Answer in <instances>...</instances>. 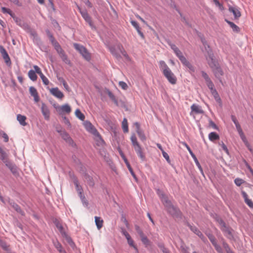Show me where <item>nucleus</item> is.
<instances>
[{"label":"nucleus","mask_w":253,"mask_h":253,"mask_svg":"<svg viewBox=\"0 0 253 253\" xmlns=\"http://www.w3.org/2000/svg\"><path fill=\"white\" fill-rule=\"evenodd\" d=\"M161 198L167 212L169 215L174 218L180 219L182 218L183 214L179 208L177 206H174L167 196L162 194Z\"/></svg>","instance_id":"obj_1"},{"label":"nucleus","mask_w":253,"mask_h":253,"mask_svg":"<svg viewBox=\"0 0 253 253\" xmlns=\"http://www.w3.org/2000/svg\"><path fill=\"white\" fill-rule=\"evenodd\" d=\"M0 159L5 164V166L10 169L14 175L17 176L18 174L17 166L9 160L8 154L3 149L0 145Z\"/></svg>","instance_id":"obj_2"},{"label":"nucleus","mask_w":253,"mask_h":253,"mask_svg":"<svg viewBox=\"0 0 253 253\" xmlns=\"http://www.w3.org/2000/svg\"><path fill=\"white\" fill-rule=\"evenodd\" d=\"M73 46L74 47L80 52L84 59L87 61L91 60V55L84 46L77 43H74Z\"/></svg>","instance_id":"obj_3"},{"label":"nucleus","mask_w":253,"mask_h":253,"mask_svg":"<svg viewBox=\"0 0 253 253\" xmlns=\"http://www.w3.org/2000/svg\"><path fill=\"white\" fill-rule=\"evenodd\" d=\"M84 126L87 130L90 132L91 133H92V134H93L94 135L98 137L101 143H105V142L104 140L102 139L101 135L99 133V132L97 131L96 128L94 127V126L91 124V123L90 122L87 121L84 122Z\"/></svg>","instance_id":"obj_4"},{"label":"nucleus","mask_w":253,"mask_h":253,"mask_svg":"<svg viewBox=\"0 0 253 253\" xmlns=\"http://www.w3.org/2000/svg\"><path fill=\"white\" fill-rule=\"evenodd\" d=\"M53 106L60 115L64 113L69 114L71 112V107L68 104L63 105L61 106H58L56 103H54L53 104Z\"/></svg>","instance_id":"obj_5"},{"label":"nucleus","mask_w":253,"mask_h":253,"mask_svg":"<svg viewBox=\"0 0 253 253\" xmlns=\"http://www.w3.org/2000/svg\"><path fill=\"white\" fill-rule=\"evenodd\" d=\"M186 225L190 229L199 236L200 239L205 243L208 242L207 239L204 236L202 233L194 225H192L189 222L186 223Z\"/></svg>","instance_id":"obj_6"},{"label":"nucleus","mask_w":253,"mask_h":253,"mask_svg":"<svg viewBox=\"0 0 253 253\" xmlns=\"http://www.w3.org/2000/svg\"><path fill=\"white\" fill-rule=\"evenodd\" d=\"M13 19L18 25L26 30L27 32L29 33L32 30L30 26L26 22L16 17L15 15L13 17Z\"/></svg>","instance_id":"obj_7"},{"label":"nucleus","mask_w":253,"mask_h":253,"mask_svg":"<svg viewBox=\"0 0 253 253\" xmlns=\"http://www.w3.org/2000/svg\"><path fill=\"white\" fill-rule=\"evenodd\" d=\"M183 144L186 147L187 149L189 151V153L190 154L191 157H192V159H194V162H195L196 166L198 167V169L200 170L201 173L204 175V172L203 170V169L199 162L197 157H196L195 155L193 153L192 151L191 150L190 147L187 145V144L186 142H183Z\"/></svg>","instance_id":"obj_8"},{"label":"nucleus","mask_w":253,"mask_h":253,"mask_svg":"<svg viewBox=\"0 0 253 253\" xmlns=\"http://www.w3.org/2000/svg\"><path fill=\"white\" fill-rule=\"evenodd\" d=\"M163 74L170 84H175L176 83L177 79L170 70H167Z\"/></svg>","instance_id":"obj_9"},{"label":"nucleus","mask_w":253,"mask_h":253,"mask_svg":"<svg viewBox=\"0 0 253 253\" xmlns=\"http://www.w3.org/2000/svg\"><path fill=\"white\" fill-rule=\"evenodd\" d=\"M80 13L83 17V18L84 19V20L88 23L89 26L92 28H95V26L93 25V23L92 21L91 17L90 16V15L88 14L87 11L86 10H82L81 9H80Z\"/></svg>","instance_id":"obj_10"},{"label":"nucleus","mask_w":253,"mask_h":253,"mask_svg":"<svg viewBox=\"0 0 253 253\" xmlns=\"http://www.w3.org/2000/svg\"><path fill=\"white\" fill-rule=\"evenodd\" d=\"M212 71L215 78H217L221 84H222L221 77L223 76L224 72L219 65L213 68Z\"/></svg>","instance_id":"obj_11"},{"label":"nucleus","mask_w":253,"mask_h":253,"mask_svg":"<svg viewBox=\"0 0 253 253\" xmlns=\"http://www.w3.org/2000/svg\"><path fill=\"white\" fill-rule=\"evenodd\" d=\"M119 154L122 159H123L124 161L125 162L126 165L127 166V168H128L129 172H130L132 176L135 179H136V176L132 168H131L129 163L128 162L127 159H126V157L125 156V154L123 153L122 151L121 150H119Z\"/></svg>","instance_id":"obj_12"},{"label":"nucleus","mask_w":253,"mask_h":253,"mask_svg":"<svg viewBox=\"0 0 253 253\" xmlns=\"http://www.w3.org/2000/svg\"><path fill=\"white\" fill-rule=\"evenodd\" d=\"M221 230L224 233L225 236L230 240H232L234 238L233 235L232 233L233 230L230 227L227 226L226 223L225 225L221 227Z\"/></svg>","instance_id":"obj_13"},{"label":"nucleus","mask_w":253,"mask_h":253,"mask_svg":"<svg viewBox=\"0 0 253 253\" xmlns=\"http://www.w3.org/2000/svg\"><path fill=\"white\" fill-rule=\"evenodd\" d=\"M0 52L6 65L9 66L11 63L10 57L7 51L2 45H0Z\"/></svg>","instance_id":"obj_14"},{"label":"nucleus","mask_w":253,"mask_h":253,"mask_svg":"<svg viewBox=\"0 0 253 253\" xmlns=\"http://www.w3.org/2000/svg\"><path fill=\"white\" fill-rule=\"evenodd\" d=\"M208 55L209 58L208 59V64L211 69L219 65L218 62L215 61L214 55L211 52H208Z\"/></svg>","instance_id":"obj_15"},{"label":"nucleus","mask_w":253,"mask_h":253,"mask_svg":"<svg viewBox=\"0 0 253 253\" xmlns=\"http://www.w3.org/2000/svg\"><path fill=\"white\" fill-rule=\"evenodd\" d=\"M41 111L44 119L46 120H49L50 118V111L47 106L44 103H42V104Z\"/></svg>","instance_id":"obj_16"},{"label":"nucleus","mask_w":253,"mask_h":253,"mask_svg":"<svg viewBox=\"0 0 253 253\" xmlns=\"http://www.w3.org/2000/svg\"><path fill=\"white\" fill-rule=\"evenodd\" d=\"M50 92L55 97L59 99H62L64 95L58 87L51 88Z\"/></svg>","instance_id":"obj_17"},{"label":"nucleus","mask_w":253,"mask_h":253,"mask_svg":"<svg viewBox=\"0 0 253 253\" xmlns=\"http://www.w3.org/2000/svg\"><path fill=\"white\" fill-rule=\"evenodd\" d=\"M29 33L30 34L31 36L33 37V41L35 43L39 46L42 45V41L35 31L32 29Z\"/></svg>","instance_id":"obj_18"},{"label":"nucleus","mask_w":253,"mask_h":253,"mask_svg":"<svg viewBox=\"0 0 253 253\" xmlns=\"http://www.w3.org/2000/svg\"><path fill=\"white\" fill-rule=\"evenodd\" d=\"M134 149L137 156L141 159L142 161H144L146 159V157L143 152L142 148H141V146L139 145L134 147Z\"/></svg>","instance_id":"obj_19"},{"label":"nucleus","mask_w":253,"mask_h":253,"mask_svg":"<svg viewBox=\"0 0 253 253\" xmlns=\"http://www.w3.org/2000/svg\"><path fill=\"white\" fill-rule=\"evenodd\" d=\"M29 92L31 95L34 97V100L36 102H38L40 101V97L38 95V93L37 89L34 87H30Z\"/></svg>","instance_id":"obj_20"},{"label":"nucleus","mask_w":253,"mask_h":253,"mask_svg":"<svg viewBox=\"0 0 253 253\" xmlns=\"http://www.w3.org/2000/svg\"><path fill=\"white\" fill-rule=\"evenodd\" d=\"M10 205L19 213H20L22 215H24L25 214V212L23 211L19 206L15 203L13 201H9V202Z\"/></svg>","instance_id":"obj_21"},{"label":"nucleus","mask_w":253,"mask_h":253,"mask_svg":"<svg viewBox=\"0 0 253 253\" xmlns=\"http://www.w3.org/2000/svg\"><path fill=\"white\" fill-rule=\"evenodd\" d=\"M53 223L55 225L59 231L61 235L63 234V233H65L66 232L64 231L63 226L62 225L60 221L57 218H55L53 221Z\"/></svg>","instance_id":"obj_22"},{"label":"nucleus","mask_w":253,"mask_h":253,"mask_svg":"<svg viewBox=\"0 0 253 253\" xmlns=\"http://www.w3.org/2000/svg\"><path fill=\"white\" fill-rule=\"evenodd\" d=\"M229 11L233 14L234 18L236 19H238L241 16L240 11L235 7L229 6Z\"/></svg>","instance_id":"obj_23"},{"label":"nucleus","mask_w":253,"mask_h":253,"mask_svg":"<svg viewBox=\"0 0 253 253\" xmlns=\"http://www.w3.org/2000/svg\"><path fill=\"white\" fill-rule=\"evenodd\" d=\"M84 178L87 184L90 187H93L94 185V182L93 178L90 176L88 173H85L84 175Z\"/></svg>","instance_id":"obj_24"},{"label":"nucleus","mask_w":253,"mask_h":253,"mask_svg":"<svg viewBox=\"0 0 253 253\" xmlns=\"http://www.w3.org/2000/svg\"><path fill=\"white\" fill-rule=\"evenodd\" d=\"M62 236L63 238H64L65 239L67 242L69 244L70 247L74 249L76 245H75L74 242H73V241L72 240V238L69 236H68V234L66 232L63 233V234L62 235Z\"/></svg>","instance_id":"obj_25"},{"label":"nucleus","mask_w":253,"mask_h":253,"mask_svg":"<svg viewBox=\"0 0 253 253\" xmlns=\"http://www.w3.org/2000/svg\"><path fill=\"white\" fill-rule=\"evenodd\" d=\"M192 111L195 112L196 114H204V111L202 109L201 107L196 104H193L191 106Z\"/></svg>","instance_id":"obj_26"},{"label":"nucleus","mask_w":253,"mask_h":253,"mask_svg":"<svg viewBox=\"0 0 253 253\" xmlns=\"http://www.w3.org/2000/svg\"><path fill=\"white\" fill-rule=\"evenodd\" d=\"M73 183L76 186V190L78 191L79 195L82 194L83 193V189L79 185L78 178L76 176H74Z\"/></svg>","instance_id":"obj_27"},{"label":"nucleus","mask_w":253,"mask_h":253,"mask_svg":"<svg viewBox=\"0 0 253 253\" xmlns=\"http://www.w3.org/2000/svg\"><path fill=\"white\" fill-rule=\"evenodd\" d=\"M131 23L132 25L136 29V30H137V32L138 33V34L140 36V37L142 39H144V34L141 31V29L139 27V25L137 23V22L135 21L132 20L131 21Z\"/></svg>","instance_id":"obj_28"},{"label":"nucleus","mask_w":253,"mask_h":253,"mask_svg":"<svg viewBox=\"0 0 253 253\" xmlns=\"http://www.w3.org/2000/svg\"><path fill=\"white\" fill-rule=\"evenodd\" d=\"M17 120L19 122L20 124L23 126H25L27 125V123L26 122V117L21 114H18L17 116Z\"/></svg>","instance_id":"obj_29"},{"label":"nucleus","mask_w":253,"mask_h":253,"mask_svg":"<svg viewBox=\"0 0 253 253\" xmlns=\"http://www.w3.org/2000/svg\"><path fill=\"white\" fill-rule=\"evenodd\" d=\"M106 92L108 94L109 98L114 102L115 104L118 106L119 103L118 102L117 99L116 98L115 95L113 94V93L108 89H106Z\"/></svg>","instance_id":"obj_30"},{"label":"nucleus","mask_w":253,"mask_h":253,"mask_svg":"<svg viewBox=\"0 0 253 253\" xmlns=\"http://www.w3.org/2000/svg\"><path fill=\"white\" fill-rule=\"evenodd\" d=\"M95 222L98 229H100L103 226V220L100 217L95 216Z\"/></svg>","instance_id":"obj_31"},{"label":"nucleus","mask_w":253,"mask_h":253,"mask_svg":"<svg viewBox=\"0 0 253 253\" xmlns=\"http://www.w3.org/2000/svg\"><path fill=\"white\" fill-rule=\"evenodd\" d=\"M225 21L230 25L234 32H238L240 31V28L239 27L235 25L233 22L227 19H225Z\"/></svg>","instance_id":"obj_32"},{"label":"nucleus","mask_w":253,"mask_h":253,"mask_svg":"<svg viewBox=\"0 0 253 253\" xmlns=\"http://www.w3.org/2000/svg\"><path fill=\"white\" fill-rule=\"evenodd\" d=\"M209 138L211 141H214L218 140L219 136L215 132H211L209 134Z\"/></svg>","instance_id":"obj_33"},{"label":"nucleus","mask_w":253,"mask_h":253,"mask_svg":"<svg viewBox=\"0 0 253 253\" xmlns=\"http://www.w3.org/2000/svg\"><path fill=\"white\" fill-rule=\"evenodd\" d=\"M241 139L242 140V141L244 142V144H245L246 146L248 148L249 150L251 152H253V149L251 148V147L249 144V143L248 142L245 134H242V135L240 136Z\"/></svg>","instance_id":"obj_34"},{"label":"nucleus","mask_w":253,"mask_h":253,"mask_svg":"<svg viewBox=\"0 0 253 253\" xmlns=\"http://www.w3.org/2000/svg\"><path fill=\"white\" fill-rule=\"evenodd\" d=\"M110 51L112 55H114L117 59H120L121 58V55L117 52V49L115 47H110Z\"/></svg>","instance_id":"obj_35"},{"label":"nucleus","mask_w":253,"mask_h":253,"mask_svg":"<svg viewBox=\"0 0 253 253\" xmlns=\"http://www.w3.org/2000/svg\"><path fill=\"white\" fill-rule=\"evenodd\" d=\"M160 64V67L163 73L167 71V70H170L169 67L168 66V65L166 64L165 62L164 61L161 60L159 62Z\"/></svg>","instance_id":"obj_36"},{"label":"nucleus","mask_w":253,"mask_h":253,"mask_svg":"<svg viewBox=\"0 0 253 253\" xmlns=\"http://www.w3.org/2000/svg\"><path fill=\"white\" fill-rule=\"evenodd\" d=\"M117 49L119 50L121 53L122 54L123 56H124L126 59L129 60V58L128 55H127L126 52L125 51L123 46L121 44H118L117 45Z\"/></svg>","instance_id":"obj_37"},{"label":"nucleus","mask_w":253,"mask_h":253,"mask_svg":"<svg viewBox=\"0 0 253 253\" xmlns=\"http://www.w3.org/2000/svg\"><path fill=\"white\" fill-rule=\"evenodd\" d=\"M53 46L54 47L55 49L56 50L57 52L60 55V56L65 53L58 42L54 44Z\"/></svg>","instance_id":"obj_38"},{"label":"nucleus","mask_w":253,"mask_h":253,"mask_svg":"<svg viewBox=\"0 0 253 253\" xmlns=\"http://www.w3.org/2000/svg\"><path fill=\"white\" fill-rule=\"evenodd\" d=\"M158 247L160 249L163 253H170L169 250L166 248L163 243H158L157 244Z\"/></svg>","instance_id":"obj_39"},{"label":"nucleus","mask_w":253,"mask_h":253,"mask_svg":"<svg viewBox=\"0 0 253 253\" xmlns=\"http://www.w3.org/2000/svg\"><path fill=\"white\" fill-rule=\"evenodd\" d=\"M28 76L29 78L33 81H36L37 79V76L35 73V71L33 70H30L28 72Z\"/></svg>","instance_id":"obj_40"},{"label":"nucleus","mask_w":253,"mask_h":253,"mask_svg":"<svg viewBox=\"0 0 253 253\" xmlns=\"http://www.w3.org/2000/svg\"><path fill=\"white\" fill-rule=\"evenodd\" d=\"M122 128L125 133L128 132V124L126 118H124L122 122Z\"/></svg>","instance_id":"obj_41"},{"label":"nucleus","mask_w":253,"mask_h":253,"mask_svg":"<svg viewBox=\"0 0 253 253\" xmlns=\"http://www.w3.org/2000/svg\"><path fill=\"white\" fill-rule=\"evenodd\" d=\"M76 116L81 121H84L85 119L84 115L81 112L80 109H77L75 111Z\"/></svg>","instance_id":"obj_42"},{"label":"nucleus","mask_w":253,"mask_h":253,"mask_svg":"<svg viewBox=\"0 0 253 253\" xmlns=\"http://www.w3.org/2000/svg\"><path fill=\"white\" fill-rule=\"evenodd\" d=\"M130 140L133 147H135L140 145L137 140V138L135 134L133 133V134L131 135L130 137Z\"/></svg>","instance_id":"obj_43"},{"label":"nucleus","mask_w":253,"mask_h":253,"mask_svg":"<svg viewBox=\"0 0 253 253\" xmlns=\"http://www.w3.org/2000/svg\"><path fill=\"white\" fill-rule=\"evenodd\" d=\"M211 94L213 96L216 101L219 104H221V99L217 90L216 89L215 90H213V91H212L211 92Z\"/></svg>","instance_id":"obj_44"},{"label":"nucleus","mask_w":253,"mask_h":253,"mask_svg":"<svg viewBox=\"0 0 253 253\" xmlns=\"http://www.w3.org/2000/svg\"><path fill=\"white\" fill-rule=\"evenodd\" d=\"M54 246L60 253H67L65 250L62 249V245L59 242L55 243Z\"/></svg>","instance_id":"obj_45"},{"label":"nucleus","mask_w":253,"mask_h":253,"mask_svg":"<svg viewBox=\"0 0 253 253\" xmlns=\"http://www.w3.org/2000/svg\"><path fill=\"white\" fill-rule=\"evenodd\" d=\"M205 234L207 236V237H208L212 244L216 242V238L212 233H211L210 232H206Z\"/></svg>","instance_id":"obj_46"},{"label":"nucleus","mask_w":253,"mask_h":253,"mask_svg":"<svg viewBox=\"0 0 253 253\" xmlns=\"http://www.w3.org/2000/svg\"><path fill=\"white\" fill-rule=\"evenodd\" d=\"M140 238L141 242L144 245H145L146 247L150 245L151 242L146 236L144 235L142 236V237Z\"/></svg>","instance_id":"obj_47"},{"label":"nucleus","mask_w":253,"mask_h":253,"mask_svg":"<svg viewBox=\"0 0 253 253\" xmlns=\"http://www.w3.org/2000/svg\"><path fill=\"white\" fill-rule=\"evenodd\" d=\"M60 57L62 58L63 61H64L66 64L71 66V62L68 59V56L65 53L61 55Z\"/></svg>","instance_id":"obj_48"},{"label":"nucleus","mask_w":253,"mask_h":253,"mask_svg":"<svg viewBox=\"0 0 253 253\" xmlns=\"http://www.w3.org/2000/svg\"><path fill=\"white\" fill-rule=\"evenodd\" d=\"M136 132L137 133L139 138L142 141H144L146 140V137L145 136V135L143 131L141 129H140V130H139L138 131H137Z\"/></svg>","instance_id":"obj_49"},{"label":"nucleus","mask_w":253,"mask_h":253,"mask_svg":"<svg viewBox=\"0 0 253 253\" xmlns=\"http://www.w3.org/2000/svg\"><path fill=\"white\" fill-rule=\"evenodd\" d=\"M214 218L221 225V227L225 225V222L218 215L215 214Z\"/></svg>","instance_id":"obj_50"},{"label":"nucleus","mask_w":253,"mask_h":253,"mask_svg":"<svg viewBox=\"0 0 253 253\" xmlns=\"http://www.w3.org/2000/svg\"><path fill=\"white\" fill-rule=\"evenodd\" d=\"M127 243L128 244V245L130 246L133 247L137 251V252H138V249H137L136 246L134 245V241L132 239L131 237L130 238H128V239H127Z\"/></svg>","instance_id":"obj_51"},{"label":"nucleus","mask_w":253,"mask_h":253,"mask_svg":"<svg viewBox=\"0 0 253 253\" xmlns=\"http://www.w3.org/2000/svg\"><path fill=\"white\" fill-rule=\"evenodd\" d=\"M39 75H40L41 79L42 80L43 83L45 85H48L49 84V82L48 80L45 77V76L42 74V73L41 72V74H39Z\"/></svg>","instance_id":"obj_52"},{"label":"nucleus","mask_w":253,"mask_h":253,"mask_svg":"<svg viewBox=\"0 0 253 253\" xmlns=\"http://www.w3.org/2000/svg\"><path fill=\"white\" fill-rule=\"evenodd\" d=\"M206 84H207L208 88L210 89L211 93L212 91H213V90H215V88H214V84L212 83L211 80L208 81V82L206 83Z\"/></svg>","instance_id":"obj_53"},{"label":"nucleus","mask_w":253,"mask_h":253,"mask_svg":"<svg viewBox=\"0 0 253 253\" xmlns=\"http://www.w3.org/2000/svg\"><path fill=\"white\" fill-rule=\"evenodd\" d=\"M1 10L3 13H8L12 18L15 16V14L12 12L10 9L7 8L5 7H1Z\"/></svg>","instance_id":"obj_54"},{"label":"nucleus","mask_w":253,"mask_h":253,"mask_svg":"<svg viewBox=\"0 0 253 253\" xmlns=\"http://www.w3.org/2000/svg\"><path fill=\"white\" fill-rule=\"evenodd\" d=\"M0 246L5 251L9 250V246L7 245L5 242L3 240H0Z\"/></svg>","instance_id":"obj_55"},{"label":"nucleus","mask_w":253,"mask_h":253,"mask_svg":"<svg viewBox=\"0 0 253 253\" xmlns=\"http://www.w3.org/2000/svg\"><path fill=\"white\" fill-rule=\"evenodd\" d=\"M134 227L136 231L140 237H142V236L145 235L142 230L140 229V227L138 225H135Z\"/></svg>","instance_id":"obj_56"},{"label":"nucleus","mask_w":253,"mask_h":253,"mask_svg":"<svg viewBox=\"0 0 253 253\" xmlns=\"http://www.w3.org/2000/svg\"><path fill=\"white\" fill-rule=\"evenodd\" d=\"M62 138L65 141H67L68 139H69L71 137L70 136L69 133H68L65 130H64L62 133L60 134Z\"/></svg>","instance_id":"obj_57"},{"label":"nucleus","mask_w":253,"mask_h":253,"mask_svg":"<svg viewBox=\"0 0 253 253\" xmlns=\"http://www.w3.org/2000/svg\"><path fill=\"white\" fill-rule=\"evenodd\" d=\"M80 197L81 198V199L82 200V202L83 203V204L85 206V207H87L88 206V201L87 200H86V199L85 198V197H84V195H83V193L81 195H80Z\"/></svg>","instance_id":"obj_58"},{"label":"nucleus","mask_w":253,"mask_h":253,"mask_svg":"<svg viewBox=\"0 0 253 253\" xmlns=\"http://www.w3.org/2000/svg\"><path fill=\"white\" fill-rule=\"evenodd\" d=\"M212 245L214 246L215 250L218 253H222V250L221 247L217 244V242L212 244Z\"/></svg>","instance_id":"obj_59"},{"label":"nucleus","mask_w":253,"mask_h":253,"mask_svg":"<svg viewBox=\"0 0 253 253\" xmlns=\"http://www.w3.org/2000/svg\"><path fill=\"white\" fill-rule=\"evenodd\" d=\"M201 74L202 77L205 79L206 83L208 82V81H211L210 78L209 77L208 75L204 71H201Z\"/></svg>","instance_id":"obj_60"},{"label":"nucleus","mask_w":253,"mask_h":253,"mask_svg":"<svg viewBox=\"0 0 253 253\" xmlns=\"http://www.w3.org/2000/svg\"><path fill=\"white\" fill-rule=\"evenodd\" d=\"M219 145L221 146L222 149L226 152V154H229V151L227 147V146L225 145V144L223 143V141H221L219 142Z\"/></svg>","instance_id":"obj_61"},{"label":"nucleus","mask_w":253,"mask_h":253,"mask_svg":"<svg viewBox=\"0 0 253 253\" xmlns=\"http://www.w3.org/2000/svg\"><path fill=\"white\" fill-rule=\"evenodd\" d=\"M0 134H1V136L4 138V141L5 142H7L9 140V137L7 134L3 131L0 132Z\"/></svg>","instance_id":"obj_62"},{"label":"nucleus","mask_w":253,"mask_h":253,"mask_svg":"<svg viewBox=\"0 0 253 253\" xmlns=\"http://www.w3.org/2000/svg\"><path fill=\"white\" fill-rule=\"evenodd\" d=\"M234 182L236 185L239 186L244 182V180L242 179L237 178L234 180Z\"/></svg>","instance_id":"obj_63"},{"label":"nucleus","mask_w":253,"mask_h":253,"mask_svg":"<svg viewBox=\"0 0 253 253\" xmlns=\"http://www.w3.org/2000/svg\"><path fill=\"white\" fill-rule=\"evenodd\" d=\"M119 86L120 87H121V88L124 90H126L128 87L127 84L123 81H120L119 83Z\"/></svg>","instance_id":"obj_64"}]
</instances>
